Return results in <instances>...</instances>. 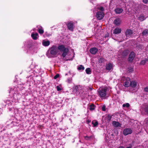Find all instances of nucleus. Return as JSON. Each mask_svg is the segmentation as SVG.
Here are the masks:
<instances>
[{
    "mask_svg": "<svg viewBox=\"0 0 148 148\" xmlns=\"http://www.w3.org/2000/svg\"><path fill=\"white\" fill-rule=\"evenodd\" d=\"M143 3L145 4H147L148 2V0H143Z\"/></svg>",
    "mask_w": 148,
    "mask_h": 148,
    "instance_id": "ea45409f",
    "label": "nucleus"
},
{
    "mask_svg": "<svg viewBox=\"0 0 148 148\" xmlns=\"http://www.w3.org/2000/svg\"><path fill=\"white\" fill-rule=\"evenodd\" d=\"M48 53L53 57L56 56L60 54V51L58 49V47L53 45L48 50Z\"/></svg>",
    "mask_w": 148,
    "mask_h": 148,
    "instance_id": "f257e3e1",
    "label": "nucleus"
},
{
    "mask_svg": "<svg viewBox=\"0 0 148 148\" xmlns=\"http://www.w3.org/2000/svg\"><path fill=\"white\" fill-rule=\"evenodd\" d=\"M143 10L148 12V6L146 5H144L143 6Z\"/></svg>",
    "mask_w": 148,
    "mask_h": 148,
    "instance_id": "cd10ccee",
    "label": "nucleus"
},
{
    "mask_svg": "<svg viewBox=\"0 0 148 148\" xmlns=\"http://www.w3.org/2000/svg\"><path fill=\"white\" fill-rule=\"evenodd\" d=\"M89 109L91 111H92L95 110V106L93 104H92L90 105L89 106Z\"/></svg>",
    "mask_w": 148,
    "mask_h": 148,
    "instance_id": "5701e85b",
    "label": "nucleus"
},
{
    "mask_svg": "<svg viewBox=\"0 0 148 148\" xmlns=\"http://www.w3.org/2000/svg\"><path fill=\"white\" fill-rule=\"evenodd\" d=\"M50 44V42L49 40H44L42 42V44L44 46H48Z\"/></svg>",
    "mask_w": 148,
    "mask_h": 148,
    "instance_id": "a211bd4d",
    "label": "nucleus"
},
{
    "mask_svg": "<svg viewBox=\"0 0 148 148\" xmlns=\"http://www.w3.org/2000/svg\"><path fill=\"white\" fill-rule=\"evenodd\" d=\"M78 69L79 70H84V68L82 65H80L78 68Z\"/></svg>",
    "mask_w": 148,
    "mask_h": 148,
    "instance_id": "7c9ffc66",
    "label": "nucleus"
},
{
    "mask_svg": "<svg viewBox=\"0 0 148 148\" xmlns=\"http://www.w3.org/2000/svg\"><path fill=\"white\" fill-rule=\"evenodd\" d=\"M106 69L108 71H110L113 69L112 64L110 63L107 64L106 66Z\"/></svg>",
    "mask_w": 148,
    "mask_h": 148,
    "instance_id": "f3484780",
    "label": "nucleus"
},
{
    "mask_svg": "<svg viewBox=\"0 0 148 148\" xmlns=\"http://www.w3.org/2000/svg\"><path fill=\"white\" fill-rule=\"evenodd\" d=\"M98 9L99 10H101V11L103 12V11L104 10V8L102 7H100L98 8Z\"/></svg>",
    "mask_w": 148,
    "mask_h": 148,
    "instance_id": "c9c22d12",
    "label": "nucleus"
},
{
    "mask_svg": "<svg viewBox=\"0 0 148 148\" xmlns=\"http://www.w3.org/2000/svg\"><path fill=\"white\" fill-rule=\"evenodd\" d=\"M121 32V28L117 27L115 28L113 31V33L115 34H118L120 33Z\"/></svg>",
    "mask_w": 148,
    "mask_h": 148,
    "instance_id": "ddd939ff",
    "label": "nucleus"
},
{
    "mask_svg": "<svg viewBox=\"0 0 148 148\" xmlns=\"http://www.w3.org/2000/svg\"><path fill=\"white\" fill-rule=\"evenodd\" d=\"M36 48L34 45H32L29 47L27 51L31 54H33L35 52Z\"/></svg>",
    "mask_w": 148,
    "mask_h": 148,
    "instance_id": "1a4fd4ad",
    "label": "nucleus"
},
{
    "mask_svg": "<svg viewBox=\"0 0 148 148\" xmlns=\"http://www.w3.org/2000/svg\"><path fill=\"white\" fill-rule=\"evenodd\" d=\"M59 76V74H56L54 77L55 79H56L57 78H58Z\"/></svg>",
    "mask_w": 148,
    "mask_h": 148,
    "instance_id": "4c0bfd02",
    "label": "nucleus"
},
{
    "mask_svg": "<svg viewBox=\"0 0 148 148\" xmlns=\"http://www.w3.org/2000/svg\"><path fill=\"white\" fill-rule=\"evenodd\" d=\"M106 106L105 105H103L102 107V110L103 111H105L106 110Z\"/></svg>",
    "mask_w": 148,
    "mask_h": 148,
    "instance_id": "e433bc0d",
    "label": "nucleus"
},
{
    "mask_svg": "<svg viewBox=\"0 0 148 148\" xmlns=\"http://www.w3.org/2000/svg\"><path fill=\"white\" fill-rule=\"evenodd\" d=\"M107 88H104L100 90L98 92L99 95L101 97H105L106 95V91Z\"/></svg>",
    "mask_w": 148,
    "mask_h": 148,
    "instance_id": "20e7f679",
    "label": "nucleus"
},
{
    "mask_svg": "<svg viewBox=\"0 0 148 148\" xmlns=\"http://www.w3.org/2000/svg\"><path fill=\"white\" fill-rule=\"evenodd\" d=\"M133 32L132 30L130 29H127L125 32V35L127 38H130Z\"/></svg>",
    "mask_w": 148,
    "mask_h": 148,
    "instance_id": "6e6552de",
    "label": "nucleus"
},
{
    "mask_svg": "<svg viewBox=\"0 0 148 148\" xmlns=\"http://www.w3.org/2000/svg\"><path fill=\"white\" fill-rule=\"evenodd\" d=\"M144 90L145 92H148V86L144 88Z\"/></svg>",
    "mask_w": 148,
    "mask_h": 148,
    "instance_id": "58836bf2",
    "label": "nucleus"
},
{
    "mask_svg": "<svg viewBox=\"0 0 148 148\" xmlns=\"http://www.w3.org/2000/svg\"><path fill=\"white\" fill-rule=\"evenodd\" d=\"M123 10L122 9L120 8H117L115 10L116 13L117 14L121 13L123 12Z\"/></svg>",
    "mask_w": 148,
    "mask_h": 148,
    "instance_id": "aec40b11",
    "label": "nucleus"
},
{
    "mask_svg": "<svg viewBox=\"0 0 148 148\" xmlns=\"http://www.w3.org/2000/svg\"><path fill=\"white\" fill-rule=\"evenodd\" d=\"M138 20L142 21L145 19L144 16L143 14H141L138 18Z\"/></svg>",
    "mask_w": 148,
    "mask_h": 148,
    "instance_id": "4be33fe9",
    "label": "nucleus"
},
{
    "mask_svg": "<svg viewBox=\"0 0 148 148\" xmlns=\"http://www.w3.org/2000/svg\"><path fill=\"white\" fill-rule=\"evenodd\" d=\"M56 88H57V90L58 91H60L62 90V88L59 86H57L56 87Z\"/></svg>",
    "mask_w": 148,
    "mask_h": 148,
    "instance_id": "f704fd0d",
    "label": "nucleus"
},
{
    "mask_svg": "<svg viewBox=\"0 0 148 148\" xmlns=\"http://www.w3.org/2000/svg\"><path fill=\"white\" fill-rule=\"evenodd\" d=\"M135 56V53L134 52H131L129 55V57L128 58V60L130 62H132Z\"/></svg>",
    "mask_w": 148,
    "mask_h": 148,
    "instance_id": "9d476101",
    "label": "nucleus"
},
{
    "mask_svg": "<svg viewBox=\"0 0 148 148\" xmlns=\"http://www.w3.org/2000/svg\"><path fill=\"white\" fill-rule=\"evenodd\" d=\"M124 80L123 85L124 86L128 87L130 86V79L128 77H124L123 78Z\"/></svg>",
    "mask_w": 148,
    "mask_h": 148,
    "instance_id": "39448f33",
    "label": "nucleus"
},
{
    "mask_svg": "<svg viewBox=\"0 0 148 148\" xmlns=\"http://www.w3.org/2000/svg\"><path fill=\"white\" fill-rule=\"evenodd\" d=\"M65 60H66V61H67V60H68V59H65Z\"/></svg>",
    "mask_w": 148,
    "mask_h": 148,
    "instance_id": "a18cd8bd",
    "label": "nucleus"
},
{
    "mask_svg": "<svg viewBox=\"0 0 148 148\" xmlns=\"http://www.w3.org/2000/svg\"><path fill=\"white\" fill-rule=\"evenodd\" d=\"M38 32L40 34H42L44 32L43 28L42 27H41L40 28H39L38 29Z\"/></svg>",
    "mask_w": 148,
    "mask_h": 148,
    "instance_id": "393cba45",
    "label": "nucleus"
},
{
    "mask_svg": "<svg viewBox=\"0 0 148 148\" xmlns=\"http://www.w3.org/2000/svg\"><path fill=\"white\" fill-rule=\"evenodd\" d=\"M92 124L93 125L94 127H95L98 125V123L97 121H93L92 122Z\"/></svg>",
    "mask_w": 148,
    "mask_h": 148,
    "instance_id": "bb28decb",
    "label": "nucleus"
},
{
    "mask_svg": "<svg viewBox=\"0 0 148 148\" xmlns=\"http://www.w3.org/2000/svg\"><path fill=\"white\" fill-rule=\"evenodd\" d=\"M130 146L129 147H126V148H132V146L131 144H130Z\"/></svg>",
    "mask_w": 148,
    "mask_h": 148,
    "instance_id": "79ce46f5",
    "label": "nucleus"
},
{
    "mask_svg": "<svg viewBox=\"0 0 148 148\" xmlns=\"http://www.w3.org/2000/svg\"><path fill=\"white\" fill-rule=\"evenodd\" d=\"M81 88V86L79 85L74 86L73 89V93L74 94H76L77 95H79Z\"/></svg>",
    "mask_w": 148,
    "mask_h": 148,
    "instance_id": "7ed1b4c3",
    "label": "nucleus"
},
{
    "mask_svg": "<svg viewBox=\"0 0 148 148\" xmlns=\"http://www.w3.org/2000/svg\"><path fill=\"white\" fill-rule=\"evenodd\" d=\"M146 62V60H142L140 62V64L141 65H144L145 64Z\"/></svg>",
    "mask_w": 148,
    "mask_h": 148,
    "instance_id": "473e14b6",
    "label": "nucleus"
},
{
    "mask_svg": "<svg viewBox=\"0 0 148 148\" xmlns=\"http://www.w3.org/2000/svg\"><path fill=\"white\" fill-rule=\"evenodd\" d=\"M68 29L71 31H73L74 25L73 23L72 22H70L68 23L67 25Z\"/></svg>",
    "mask_w": 148,
    "mask_h": 148,
    "instance_id": "9b49d317",
    "label": "nucleus"
},
{
    "mask_svg": "<svg viewBox=\"0 0 148 148\" xmlns=\"http://www.w3.org/2000/svg\"><path fill=\"white\" fill-rule=\"evenodd\" d=\"M11 92L13 93V90H11Z\"/></svg>",
    "mask_w": 148,
    "mask_h": 148,
    "instance_id": "c03bdc74",
    "label": "nucleus"
},
{
    "mask_svg": "<svg viewBox=\"0 0 148 148\" xmlns=\"http://www.w3.org/2000/svg\"><path fill=\"white\" fill-rule=\"evenodd\" d=\"M92 137V136H90L89 137L86 136H84V138L85 139H86V140H88L91 138Z\"/></svg>",
    "mask_w": 148,
    "mask_h": 148,
    "instance_id": "72a5a7b5",
    "label": "nucleus"
},
{
    "mask_svg": "<svg viewBox=\"0 0 148 148\" xmlns=\"http://www.w3.org/2000/svg\"><path fill=\"white\" fill-rule=\"evenodd\" d=\"M98 49L95 47L91 48L90 49V53L92 54H95L98 51Z\"/></svg>",
    "mask_w": 148,
    "mask_h": 148,
    "instance_id": "2eb2a0df",
    "label": "nucleus"
},
{
    "mask_svg": "<svg viewBox=\"0 0 148 148\" xmlns=\"http://www.w3.org/2000/svg\"><path fill=\"white\" fill-rule=\"evenodd\" d=\"M86 72L87 74H90L91 73V72L90 69V68H87L86 69Z\"/></svg>",
    "mask_w": 148,
    "mask_h": 148,
    "instance_id": "a878e982",
    "label": "nucleus"
},
{
    "mask_svg": "<svg viewBox=\"0 0 148 148\" xmlns=\"http://www.w3.org/2000/svg\"><path fill=\"white\" fill-rule=\"evenodd\" d=\"M104 59L103 58H100L99 59V63H102L104 61Z\"/></svg>",
    "mask_w": 148,
    "mask_h": 148,
    "instance_id": "2f4dec72",
    "label": "nucleus"
},
{
    "mask_svg": "<svg viewBox=\"0 0 148 148\" xmlns=\"http://www.w3.org/2000/svg\"><path fill=\"white\" fill-rule=\"evenodd\" d=\"M121 19L120 18H117L114 21V23L116 25H119L121 23Z\"/></svg>",
    "mask_w": 148,
    "mask_h": 148,
    "instance_id": "f8f14e48",
    "label": "nucleus"
},
{
    "mask_svg": "<svg viewBox=\"0 0 148 148\" xmlns=\"http://www.w3.org/2000/svg\"><path fill=\"white\" fill-rule=\"evenodd\" d=\"M104 13L103 12L98 11L96 14V16L99 20L102 19L104 16Z\"/></svg>",
    "mask_w": 148,
    "mask_h": 148,
    "instance_id": "423d86ee",
    "label": "nucleus"
},
{
    "mask_svg": "<svg viewBox=\"0 0 148 148\" xmlns=\"http://www.w3.org/2000/svg\"><path fill=\"white\" fill-rule=\"evenodd\" d=\"M129 53V51L128 50H126L124 51L122 53V56L125 57L127 56Z\"/></svg>",
    "mask_w": 148,
    "mask_h": 148,
    "instance_id": "6ab92c4d",
    "label": "nucleus"
},
{
    "mask_svg": "<svg viewBox=\"0 0 148 148\" xmlns=\"http://www.w3.org/2000/svg\"><path fill=\"white\" fill-rule=\"evenodd\" d=\"M136 85V83L135 81H132L130 82V86L131 87L133 88L135 87Z\"/></svg>",
    "mask_w": 148,
    "mask_h": 148,
    "instance_id": "412c9836",
    "label": "nucleus"
},
{
    "mask_svg": "<svg viewBox=\"0 0 148 148\" xmlns=\"http://www.w3.org/2000/svg\"><path fill=\"white\" fill-rule=\"evenodd\" d=\"M118 148H124L123 147L121 146L118 147Z\"/></svg>",
    "mask_w": 148,
    "mask_h": 148,
    "instance_id": "37998d69",
    "label": "nucleus"
},
{
    "mask_svg": "<svg viewBox=\"0 0 148 148\" xmlns=\"http://www.w3.org/2000/svg\"><path fill=\"white\" fill-rule=\"evenodd\" d=\"M21 97V95L17 92L15 93L13 95V97L15 100H18Z\"/></svg>",
    "mask_w": 148,
    "mask_h": 148,
    "instance_id": "dca6fc26",
    "label": "nucleus"
},
{
    "mask_svg": "<svg viewBox=\"0 0 148 148\" xmlns=\"http://www.w3.org/2000/svg\"><path fill=\"white\" fill-rule=\"evenodd\" d=\"M145 112L147 113H148V106H147L145 109Z\"/></svg>",
    "mask_w": 148,
    "mask_h": 148,
    "instance_id": "a19ab883",
    "label": "nucleus"
},
{
    "mask_svg": "<svg viewBox=\"0 0 148 148\" xmlns=\"http://www.w3.org/2000/svg\"><path fill=\"white\" fill-rule=\"evenodd\" d=\"M132 130L131 128H126L124 129L123 131V134L125 135L126 136L132 134Z\"/></svg>",
    "mask_w": 148,
    "mask_h": 148,
    "instance_id": "0eeeda50",
    "label": "nucleus"
},
{
    "mask_svg": "<svg viewBox=\"0 0 148 148\" xmlns=\"http://www.w3.org/2000/svg\"><path fill=\"white\" fill-rule=\"evenodd\" d=\"M142 34L143 35H146L147 34H148V30H145L143 31L142 33Z\"/></svg>",
    "mask_w": 148,
    "mask_h": 148,
    "instance_id": "c85d7f7f",
    "label": "nucleus"
},
{
    "mask_svg": "<svg viewBox=\"0 0 148 148\" xmlns=\"http://www.w3.org/2000/svg\"><path fill=\"white\" fill-rule=\"evenodd\" d=\"M58 49L60 52H62V56L63 58H64L68 54L69 50L67 48H65L64 46L63 45H59L58 46Z\"/></svg>",
    "mask_w": 148,
    "mask_h": 148,
    "instance_id": "f03ea898",
    "label": "nucleus"
},
{
    "mask_svg": "<svg viewBox=\"0 0 148 148\" xmlns=\"http://www.w3.org/2000/svg\"><path fill=\"white\" fill-rule=\"evenodd\" d=\"M31 36L33 39L36 40L37 38V33H32L31 35Z\"/></svg>",
    "mask_w": 148,
    "mask_h": 148,
    "instance_id": "b1692460",
    "label": "nucleus"
},
{
    "mask_svg": "<svg viewBox=\"0 0 148 148\" xmlns=\"http://www.w3.org/2000/svg\"><path fill=\"white\" fill-rule=\"evenodd\" d=\"M130 106V104L128 103H127L125 104H124L123 105V107H126L127 108H128Z\"/></svg>",
    "mask_w": 148,
    "mask_h": 148,
    "instance_id": "c756f323",
    "label": "nucleus"
},
{
    "mask_svg": "<svg viewBox=\"0 0 148 148\" xmlns=\"http://www.w3.org/2000/svg\"><path fill=\"white\" fill-rule=\"evenodd\" d=\"M112 124L115 127H120L122 125L119 122L114 121L112 122Z\"/></svg>",
    "mask_w": 148,
    "mask_h": 148,
    "instance_id": "4468645a",
    "label": "nucleus"
}]
</instances>
